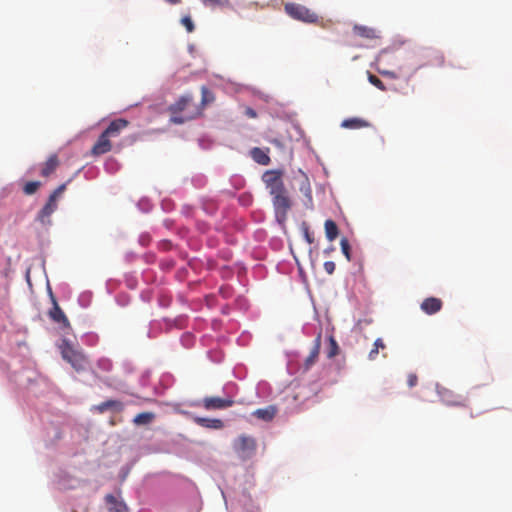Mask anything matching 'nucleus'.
I'll use <instances>...</instances> for the list:
<instances>
[{
    "instance_id": "obj_12",
    "label": "nucleus",
    "mask_w": 512,
    "mask_h": 512,
    "mask_svg": "<svg viewBox=\"0 0 512 512\" xmlns=\"http://www.w3.org/2000/svg\"><path fill=\"white\" fill-rule=\"evenodd\" d=\"M57 209V201L54 200V197H49L47 203L44 207L39 211L37 215L38 221L45 224L50 222L49 218L52 213Z\"/></svg>"
},
{
    "instance_id": "obj_7",
    "label": "nucleus",
    "mask_w": 512,
    "mask_h": 512,
    "mask_svg": "<svg viewBox=\"0 0 512 512\" xmlns=\"http://www.w3.org/2000/svg\"><path fill=\"white\" fill-rule=\"evenodd\" d=\"M112 149V144L110 142V136H108L104 131L98 137L97 141L93 145L91 149V154L94 156H99L110 152Z\"/></svg>"
},
{
    "instance_id": "obj_5",
    "label": "nucleus",
    "mask_w": 512,
    "mask_h": 512,
    "mask_svg": "<svg viewBox=\"0 0 512 512\" xmlns=\"http://www.w3.org/2000/svg\"><path fill=\"white\" fill-rule=\"evenodd\" d=\"M272 202L278 219L285 220L292 203L285 189L282 193L272 195Z\"/></svg>"
},
{
    "instance_id": "obj_41",
    "label": "nucleus",
    "mask_w": 512,
    "mask_h": 512,
    "mask_svg": "<svg viewBox=\"0 0 512 512\" xmlns=\"http://www.w3.org/2000/svg\"><path fill=\"white\" fill-rule=\"evenodd\" d=\"M381 75L385 76V77H389V78H392V79H396L397 78V75L395 72L393 71H389V70H382L380 71Z\"/></svg>"
},
{
    "instance_id": "obj_11",
    "label": "nucleus",
    "mask_w": 512,
    "mask_h": 512,
    "mask_svg": "<svg viewBox=\"0 0 512 512\" xmlns=\"http://www.w3.org/2000/svg\"><path fill=\"white\" fill-rule=\"evenodd\" d=\"M443 303L441 299L436 297H428L421 303V310L428 314L433 315L442 309Z\"/></svg>"
},
{
    "instance_id": "obj_14",
    "label": "nucleus",
    "mask_w": 512,
    "mask_h": 512,
    "mask_svg": "<svg viewBox=\"0 0 512 512\" xmlns=\"http://www.w3.org/2000/svg\"><path fill=\"white\" fill-rule=\"evenodd\" d=\"M106 504L109 512H127L128 507L123 501H119L114 495L107 494L105 496Z\"/></svg>"
},
{
    "instance_id": "obj_40",
    "label": "nucleus",
    "mask_w": 512,
    "mask_h": 512,
    "mask_svg": "<svg viewBox=\"0 0 512 512\" xmlns=\"http://www.w3.org/2000/svg\"><path fill=\"white\" fill-rule=\"evenodd\" d=\"M244 113L249 118H256L257 117V112L253 108H251V107H246Z\"/></svg>"
},
{
    "instance_id": "obj_33",
    "label": "nucleus",
    "mask_w": 512,
    "mask_h": 512,
    "mask_svg": "<svg viewBox=\"0 0 512 512\" xmlns=\"http://www.w3.org/2000/svg\"><path fill=\"white\" fill-rule=\"evenodd\" d=\"M181 23L185 26L186 30L191 33L194 31V24H193V21L192 19L189 17V16H184L182 19H181Z\"/></svg>"
},
{
    "instance_id": "obj_36",
    "label": "nucleus",
    "mask_w": 512,
    "mask_h": 512,
    "mask_svg": "<svg viewBox=\"0 0 512 512\" xmlns=\"http://www.w3.org/2000/svg\"><path fill=\"white\" fill-rule=\"evenodd\" d=\"M418 382V377L416 374L414 373H411L408 375V378H407V384L410 388L414 387Z\"/></svg>"
},
{
    "instance_id": "obj_28",
    "label": "nucleus",
    "mask_w": 512,
    "mask_h": 512,
    "mask_svg": "<svg viewBox=\"0 0 512 512\" xmlns=\"http://www.w3.org/2000/svg\"><path fill=\"white\" fill-rule=\"evenodd\" d=\"M40 186H41V182H39V181L27 182L23 186V192L26 195H32V194H34L39 189Z\"/></svg>"
},
{
    "instance_id": "obj_17",
    "label": "nucleus",
    "mask_w": 512,
    "mask_h": 512,
    "mask_svg": "<svg viewBox=\"0 0 512 512\" xmlns=\"http://www.w3.org/2000/svg\"><path fill=\"white\" fill-rule=\"evenodd\" d=\"M269 149L263 150L255 147L251 150L252 159L260 165H268L270 163V157L268 155Z\"/></svg>"
},
{
    "instance_id": "obj_13",
    "label": "nucleus",
    "mask_w": 512,
    "mask_h": 512,
    "mask_svg": "<svg viewBox=\"0 0 512 512\" xmlns=\"http://www.w3.org/2000/svg\"><path fill=\"white\" fill-rule=\"evenodd\" d=\"M353 33L368 40L379 38V32L376 29L364 25H354Z\"/></svg>"
},
{
    "instance_id": "obj_24",
    "label": "nucleus",
    "mask_w": 512,
    "mask_h": 512,
    "mask_svg": "<svg viewBox=\"0 0 512 512\" xmlns=\"http://www.w3.org/2000/svg\"><path fill=\"white\" fill-rule=\"evenodd\" d=\"M156 415L153 412H142L137 414L134 419L133 423L135 425H147L150 424L154 419Z\"/></svg>"
},
{
    "instance_id": "obj_22",
    "label": "nucleus",
    "mask_w": 512,
    "mask_h": 512,
    "mask_svg": "<svg viewBox=\"0 0 512 512\" xmlns=\"http://www.w3.org/2000/svg\"><path fill=\"white\" fill-rule=\"evenodd\" d=\"M196 423L203 427L212 429H222L224 427V423L220 419L197 418Z\"/></svg>"
},
{
    "instance_id": "obj_6",
    "label": "nucleus",
    "mask_w": 512,
    "mask_h": 512,
    "mask_svg": "<svg viewBox=\"0 0 512 512\" xmlns=\"http://www.w3.org/2000/svg\"><path fill=\"white\" fill-rule=\"evenodd\" d=\"M50 297L53 304L52 308L48 312L50 319L55 323L60 324L62 328H70V322L63 310L58 305L57 300L52 292H50Z\"/></svg>"
},
{
    "instance_id": "obj_18",
    "label": "nucleus",
    "mask_w": 512,
    "mask_h": 512,
    "mask_svg": "<svg viewBox=\"0 0 512 512\" xmlns=\"http://www.w3.org/2000/svg\"><path fill=\"white\" fill-rule=\"evenodd\" d=\"M370 123L362 118L354 117L342 121L341 127L346 129H360L369 127Z\"/></svg>"
},
{
    "instance_id": "obj_27",
    "label": "nucleus",
    "mask_w": 512,
    "mask_h": 512,
    "mask_svg": "<svg viewBox=\"0 0 512 512\" xmlns=\"http://www.w3.org/2000/svg\"><path fill=\"white\" fill-rule=\"evenodd\" d=\"M300 191L303 193V195L307 198L308 202H312V190L310 186V182L307 177H304L301 181Z\"/></svg>"
},
{
    "instance_id": "obj_34",
    "label": "nucleus",
    "mask_w": 512,
    "mask_h": 512,
    "mask_svg": "<svg viewBox=\"0 0 512 512\" xmlns=\"http://www.w3.org/2000/svg\"><path fill=\"white\" fill-rule=\"evenodd\" d=\"M66 184H62L58 186L53 193L49 197H54V200L57 201V198L65 191Z\"/></svg>"
},
{
    "instance_id": "obj_26",
    "label": "nucleus",
    "mask_w": 512,
    "mask_h": 512,
    "mask_svg": "<svg viewBox=\"0 0 512 512\" xmlns=\"http://www.w3.org/2000/svg\"><path fill=\"white\" fill-rule=\"evenodd\" d=\"M339 350L340 349H339L336 339L334 338L333 335H330L328 337V346L326 349L327 357L329 359L334 358L335 356H337L339 354Z\"/></svg>"
},
{
    "instance_id": "obj_39",
    "label": "nucleus",
    "mask_w": 512,
    "mask_h": 512,
    "mask_svg": "<svg viewBox=\"0 0 512 512\" xmlns=\"http://www.w3.org/2000/svg\"><path fill=\"white\" fill-rule=\"evenodd\" d=\"M304 237L306 239V241L309 243V244H312L314 242V237L312 236V234L309 232V229L308 227H305L304 228Z\"/></svg>"
},
{
    "instance_id": "obj_21",
    "label": "nucleus",
    "mask_w": 512,
    "mask_h": 512,
    "mask_svg": "<svg viewBox=\"0 0 512 512\" xmlns=\"http://www.w3.org/2000/svg\"><path fill=\"white\" fill-rule=\"evenodd\" d=\"M324 228L327 239L329 241H334L339 234V230L336 223L333 220L328 219L324 223Z\"/></svg>"
},
{
    "instance_id": "obj_37",
    "label": "nucleus",
    "mask_w": 512,
    "mask_h": 512,
    "mask_svg": "<svg viewBox=\"0 0 512 512\" xmlns=\"http://www.w3.org/2000/svg\"><path fill=\"white\" fill-rule=\"evenodd\" d=\"M188 118H184L182 116H177L176 114H173L170 118V122L174 124H183Z\"/></svg>"
},
{
    "instance_id": "obj_2",
    "label": "nucleus",
    "mask_w": 512,
    "mask_h": 512,
    "mask_svg": "<svg viewBox=\"0 0 512 512\" xmlns=\"http://www.w3.org/2000/svg\"><path fill=\"white\" fill-rule=\"evenodd\" d=\"M232 447L240 459L247 460L255 454L257 442L254 437L243 434L233 441Z\"/></svg>"
},
{
    "instance_id": "obj_23",
    "label": "nucleus",
    "mask_w": 512,
    "mask_h": 512,
    "mask_svg": "<svg viewBox=\"0 0 512 512\" xmlns=\"http://www.w3.org/2000/svg\"><path fill=\"white\" fill-rule=\"evenodd\" d=\"M191 100L192 98L190 96L181 97L176 103L169 107L170 112L172 114H177L184 111Z\"/></svg>"
},
{
    "instance_id": "obj_15",
    "label": "nucleus",
    "mask_w": 512,
    "mask_h": 512,
    "mask_svg": "<svg viewBox=\"0 0 512 512\" xmlns=\"http://www.w3.org/2000/svg\"><path fill=\"white\" fill-rule=\"evenodd\" d=\"M59 166V159L56 154H52L49 156L47 161L43 164L40 174L43 177H49L52 173L55 172L57 167Z\"/></svg>"
},
{
    "instance_id": "obj_42",
    "label": "nucleus",
    "mask_w": 512,
    "mask_h": 512,
    "mask_svg": "<svg viewBox=\"0 0 512 512\" xmlns=\"http://www.w3.org/2000/svg\"><path fill=\"white\" fill-rule=\"evenodd\" d=\"M165 1L174 5V4L179 3L181 0H165Z\"/></svg>"
},
{
    "instance_id": "obj_10",
    "label": "nucleus",
    "mask_w": 512,
    "mask_h": 512,
    "mask_svg": "<svg viewBox=\"0 0 512 512\" xmlns=\"http://www.w3.org/2000/svg\"><path fill=\"white\" fill-rule=\"evenodd\" d=\"M129 122L126 119L118 118L110 122L104 132L110 136V138L118 137L125 128H127Z\"/></svg>"
},
{
    "instance_id": "obj_8",
    "label": "nucleus",
    "mask_w": 512,
    "mask_h": 512,
    "mask_svg": "<svg viewBox=\"0 0 512 512\" xmlns=\"http://www.w3.org/2000/svg\"><path fill=\"white\" fill-rule=\"evenodd\" d=\"M321 344H322V335L320 332V333H318V335L316 336V338L314 340V344L310 351V354L304 361L303 367H304L305 371L309 370L317 362L319 353H320V349H321Z\"/></svg>"
},
{
    "instance_id": "obj_35",
    "label": "nucleus",
    "mask_w": 512,
    "mask_h": 512,
    "mask_svg": "<svg viewBox=\"0 0 512 512\" xmlns=\"http://www.w3.org/2000/svg\"><path fill=\"white\" fill-rule=\"evenodd\" d=\"M324 270L329 274L332 275L335 271L336 265L333 261H326L324 263Z\"/></svg>"
},
{
    "instance_id": "obj_31",
    "label": "nucleus",
    "mask_w": 512,
    "mask_h": 512,
    "mask_svg": "<svg viewBox=\"0 0 512 512\" xmlns=\"http://www.w3.org/2000/svg\"><path fill=\"white\" fill-rule=\"evenodd\" d=\"M201 92H202V103L203 104H207L214 100L212 93L207 89V87L203 86L201 88Z\"/></svg>"
},
{
    "instance_id": "obj_38",
    "label": "nucleus",
    "mask_w": 512,
    "mask_h": 512,
    "mask_svg": "<svg viewBox=\"0 0 512 512\" xmlns=\"http://www.w3.org/2000/svg\"><path fill=\"white\" fill-rule=\"evenodd\" d=\"M431 53L436 54L435 55V62L433 64H436V65H439V66L443 65V63H444V56L441 53L434 52V51H431Z\"/></svg>"
},
{
    "instance_id": "obj_4",
    "label": "nucleus",
    "mask_w": 512,
    "mask_h": 512,
    "mask_svg": "<svg viewBox=\"0 0 512 512\" xmlns=\"http://www.w3.org/2000/svg\"><path fill=\"white\" fill-rule=\"evenodd\" d=\"M283 173L280 170H268L262 175V181L269 190L270 195L284 192L285 185L282 180Z\"/></svg>"
},
{
    "instance_id": "obj_32",
    "label": "nucleus",
    "mask_w": 512,
    "mask_h": 512,
    "mask_svg": "<svg viewBox=\"0 0 512 512\" xmlns=\"http://www.w3.org/2000/svg\"><path fill=\"white\" fill-rule=\"evenodd\" d=\"M202 2L207 5V6H211V7H214V6H220V7H223V6H226L229 4V1L228 0H202Z\"/></svg>"
},
{
    "instance_id": "obj_25",
    "label": "nucleus",
    "mask_w": 512,
    "mask_h": 512,
    "mask_svg": "<svg viewBox=\"0 0 512 512\" xmlns=\"http://www.w3.org/2000/svg\"><path fill=\"white\" fill-rule=\"evenodd\" d=\"M385 349H386V345H385L383 339L377 338L374 341L373 348L370 350V352L368 354L369 360L374 361L377 358L380 350L384 351Z\"/></svg>"
},
{
    "instance_id": "obj_3",
    "label": "nucleus",
    "mask_w": 512,
    "mask_h": 512,
    "mask_svg": "<svg viewBox=\"0 0 512 512\" xmlns=\"http://www.w3.org/2000/svg\"><path fill=\"white\" fill-rule=\"evenodd\" d=\"M284 10L294 20L304 23L318 22V15L304 5L298 3H287L284 6Z\"/></svg>"
},
{
    "instance_id": "obj_16",
    "label": "nucleus",
    "mask_w": 512,
    "mask_h": 512,
    "mask_svg": "<svg viewBox=\"0 0 512 512\" xmlns=\"http://www.w3.org/2000/svg\"><path fill=\"white\" fill-rule=\"evenodd\" d=\"M94 409L99 413H104L109 409L121 412L124 409V405L118 400H107L95 406Z\"/></svg>"
},
{
    "instance_id": "obj_1",
    "label": "nucleus",
    "mask_w": 512,
    "mask_h": 512,
    "mask_svg": "<svg viewBox=\"0 0 512 512\" xmlns=\"http://www.w3.org/2000/svg\"><path fill=\"white\" fill-rule=\"evenodd\" d=\"M61 354L63 359L70 363L77 372L85 371L89 366V360L86 355L82 351L75 349L67 341L63 342Z\"/></svg>"
},
{
    "instance_id": "obj_20",
    "label": "nucleus",
    "mask_w": 512,
    "mask_h": 512,
    "mask_svg": "<svg viewBox=\"0 0 512 512\" xmlns=\"http://www.w3.org/2000/svg\"><path fill=\"white\" fill-rule=\"evenodd\" d=\"M442 401L449 406H466L465 399L454 396L451 391H444L441 395Z\"/></svg>"
},
{
    "instance_id": "obj_19",
    "label": "nucleus",
    "mask_w": 512,
    "mask_h": 512,
    "mask_svg": "<svg viewBox=\"0 0 512 512\" xmlns=\"http://www.w3.org/2000/svg\"><path fill=\"white\" fill-rule=\"evenodd\" d=\"M277 413V408L273 405H270L265 408L257 409L253 412V415L257 417L258 419L264 420V421H271Z\"/></svg>"
},
{
    "instance_id": "obj_29",
    "label": "nucleus",
    "mask_w": 512,
    "mask_h": 512,
    "mask_svg": "<svg viewBox=\"0 0 512 512\" xmlns=\"http://www.w3.org/2000/svg\"><path fill=\"white\" fill-rule=\"evenodd\" d=\"M368 80L373 86H375L379 90L386 91V86L384 85V83L374 74L369 73Z\"/></svg>"
},
{
    "instance_id": "obj_9",
    "label": "nucleus",
    "mask_w": 512,
    "mask_h": 512,
    "mask_svg": "<svg viewBox=\"0 0 512 512\" xmlns=\"http://www.w3.org/2000/svg\"><path fill=\"white\" fill-rule=\"evenodd\" d=\"M234 401L231 399H222L220 397H206L203 400V405L207 410H217L231 407Z\"/></svg>"
},
{
    "instance_id": "obj_30",
    "label": "nucleus",
    "mask_w": 512,
    "mask_h": 512,
    "mask_svg": "<svg viewBox=\"0 0 512 512\" xmlns=\"http://www.w3.org/2000/svg\"><path fill=\"white\" fill-rule=\"evenodd\" d=\"M342 253L345 255L348 261L351 260L350 244L347 238L343 237L340 241Z\"/></svg>"
}]
</instances>
